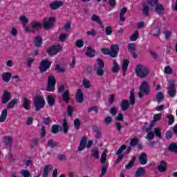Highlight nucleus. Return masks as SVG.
I'll list each match as a JSON object with an SVG mask.
<instances>
[{"label": "nucleus", "instance_id": "60", "mask_svg": "<svg viewBox=\"0 0 177 177\" xmlns=\"http://www.w3.org/2000/svg\"><path fill=\"white\" fill-rule=\"evenodd\" d=\"M35 59L32 57H28L27 59V66L29 67V68L31 67L32 63H34V61Z\"/></svg>", "mask_w": 177, "mask_h": 177}, {"label": "nucleus", "instance_id": "5", "mask_svg": "<svg viewBox=\"0 0 177 177\" xmlns=\"http://www.w3.org/2000/svg\"><path fill=\"white\" fill-rule=\"evenodd\" d=\"M168 95L170 97H175L176 95V88L175 87V80H172L169 82V86L167 87Z\"/></svg>", "mask_w": 177, "mask_h": 177}, {"label": "nucleus", "instance_id": "34", "mask_svg": "<svg viewBox=\"0 0 177 177\" xmlns=\"http://www.w3.org/2000/svg\"><path fill=\"white\" fill-rule=\"evenodd\" d=\"M153 133L156 136V138H158L159 139H162V136H161V128L160 127H156L153 130Z\"/></svg>", "mask_w": 177, "mask_h": 177}, {"label": "nucleus", "instance_id": "61", "mask_svg": "<svg viewBox=\"0 0 177 177\" xmlns=\"http://www.w3.org/2000/svg\"><path fill=\"white\" fill-rule=\"evenodd\" d=\"M104 122V124H106V125H109V124H111V122H113V118L111 116H107L105 118Z\"/></svg>", "mask_w": 177, "mask_h": 177}, {"label": "nucleus", "instance_id": "9", "mask_svg": "<svg viewBox=\"0 0 177 177\" xmlns=\"http://www.w3.org/2000/svg\"><path fill=\"white\" fill-rule=\"evenodd\" d=\"M50 64L52 63L49 62L48 59H44L40 64L39 68L40 70V73H45L49 67H50Z\"/></svg>", "mask_w": 177, "mask_h": 177}, {"label": "nucleus", "instance_id": "44", "mask_svg": "<svg viewBox=\"0 0 177 177\" xmlns=\"http://www.w3.org/2000/svg\"><path fill=\"white\" fill-rule=\"evenodd\" d=\"M129 64V61L128 59H124L123 61L122 65V70L125 73L127 70H128V65Z\"/></svg>", "mask_w": 177, "mask_h": 177}, {"label": "nucleus", "instance_id": "11", "mask_svg": "<svg viewBox=\"0 0 177 177\" xmlns=\"http://www.w3.org/2000/svg\"><path fill=\"white\" fill-rule=\"evenodd\" d=\"M120 50V46L117 44H113L111 46L110 48V53H111V57H116L118 56V52Z\"/></svg>", "mask_w": 177, "mask_h": 177}, {"label": "nucleus", "instance_id": "18", "mask_svg": "<svg viewBox=\"0 0 177 177\" xmlns=\"http://www.w3.org/2000/svg\"><path fill=\"white\" fill-rule=\"evenodd\" d=\"M155 8V12L157 13V15H162L164 13L165 8H164V6L161 3H157L156 6H154Z\"/></svg>", "mask_w": 177, "mask_h": 177}, {"label": "nucleus", "instance_id": "22", "mask_svg": "<svg viewBox=\"0 0 177 177\" xmlns=\"http://www.w3.org/2000/svg\"><path fill=\"white\" fill-rule=\"evenodd\" d=\"M1 77L4 82H9L12 78V73L10 72H4L2 73Z\"/></svg>", "mask_w": 177, "mask_h": 177}, {"label": "nucleus", "instance_id": "36", "mask_svg": "<svg viewBox=\"0 0 177 177\" xmlns=\"http://www.w3.org/2000/svg\"><path fill=\"white\" fill-rule=\"evenodd\" d=\"M168 149L170 151H173L174 153H176V154H177V145L175 142H171L169 145Z\"/></svg>", "mask_w": 177, "mask_h": 177}, {"label": "nucleus", "instance_id": "35", "mask_svg": "<svg viewBox=\"0 0 177 177\" xmlns=\"http://www.w3.org/2000/svg\"><path fill=\"white\" fill-rule=\"evenodd\" d=\"M145 168L140 167L136 171V177H142L145 175Z\"/></svg>", "mask_w": 177, "mask_h": 177}, {"label": "nucleus", "instance_id": "2", "mask_svg": "<svg viewBox=\"0 0 177 177\" xmlns=\"http://www.w3.org/2000/svg\"><path fill=\"white\" fill-rule=\"evenodd\" d=\"M149 73L150 71L149 68L143 64H139L136 68V74H137L138 77L140 78H146Z\"/></svg>", "mask_w": 177, "mask_h": 177}, {"label": "nucleus", "instance_id": "50", "mask_svg": "<svg viewBox=\"0 0 177 177\" xmlns=\"http://www.w3.org/2000/svg\"><path fill=\"white\" fill-rule=\"evenodd\" d=\"M153 31V37H155V38H158V37H160V34L161 32V30H160V28H156L154 29V30H152Z\"/></svg>", "mask_w": 177, "mask_h": 177}, {"label": "nucleus", "instance_id": "39", "mask_svg": "<svg viewBox=\"0 0 177 177\" xmlns=\"http://www.w3.org/2000/svg\"><path fill=\"white\" fill-rule=\"evenodd\" d=\"M46 100L49 106H52L55 104V97H53V95H47Z\"/></svg>", "mask_w": 177, "mask_h": 177}, {"label": "nucleus", "instance_id": "48", "mask_svg": "<svg viewBox=\"0 0 177 177\" xmlns=\"http://www.w3.org/2000/svg\"><path fill=\"white\" fill-rule=\"evenodd\" d=\"M107 168H109V166L106 165L102 166L100 177H103L104 175H106V173L107 172Z\"/></svg>", "mask_w": 177, "mask_h": 177}, {"label": "nucleus", "instance_id": "16", "mask_svg": "<svg viewBox=\"0 0 177 177\" xmlns=\"http://www.w3.org/2000/svg\"><path fill=\"white\" fill-rule=\"evenodd\" d=\"M88 139L86 138V136H84L80 140V144L78 147V151H82L85 147H86V142Z\"/></svg>", "mask_w": 177, "mask_h": 177}, {"label": "nucleus", "instance_id": "31", "mask_svg": "<svg viewBox=\"0 0 177 177\" xmlns=\"http://www.w3.org/2000/svg\"><path fill=\"white\" fill-rule=\"evenodd\" d=\"M13 142V138L9 136H4L3 137V142L5 143L6 146H10Z\"/></svg>", "mask_w": 177, "mask_h": 177}, {"label": "nucleus", "instance_id": "20", "mask_svg": "<svg viewBox=\"0 0 177 177\" xmlns=\"http://www.w3.org/2000/svg\"><path fill=\"white\" fill-rule=\"evenodd\" d=\"M53 167H52V165H46L44 166L43 169V177H48L49 171H53Z\"/></svg>", "mask_w": 177, "mask_h": 177}, {"label": "nucleus", "instance_id": "56", "mask_svg": "<svg viewBox=\"0 0 177 177\" xmlns=\"http://www.w3.org/2000/svg\"><path fill=\"white\" fill-rule=\"evenodd\" d=\"M162 117V114L161 113H157V114H155L153 115V121L157 122V121H160V120H161Z\"/></svg>", "mask_w": 177, "mask_h": 177}, {"label": "nucleus", "instance_id": "29", "mask_svg": "<svg viewBox=\"0 0 177 177\" xmlns=\"http://www.w3.org/2000/svg\"><path fill=\"white\" fill-rule=\"evenodd\" d=\"M86 55L88 56V57H95V50L92 49L91 46H88Z\"/></svg>", "mask_w": 177, "mask_h": 177}, {"label": "nucleus", "instance_id": "58", "mask_svg": "<svg viewBox=\"0 0 177 177\" xmlns=\"http://www.w3.org/2000/svg\"><path fill=\"white\" fill-rule=\"evenodd\" d=\"M19 20L22 24H27L28 23V19H27V17L26 16H21L19 17Z\"/></svg>", "mask_w": 177, "mask_h": 177}, {"label": "nucleus", "instance_id": "6", "mask_svg": "<svg viewBox=\"0 0 177 177\" xmlns=\"http://www.w3.org/2000/svg\"><path fill=\"white\" fill-rule=\"evenodd\" d=\"M55 21H56V19L53 17H49V19L44 18V28L46 30H50L52 27H53V24H55Z\"/></svg>", "mask_w": 177, "mask_h": 177}, {"label": "nucleus", "instance_id": "41", "mask_svg": "<svg viewBox=\"0 0 177 177\" xmlns=\"http://www.w3.org/2000/svg\"><path fill=\"white\" fill-rule=\"evenodd\" d=\"M62 127L64 133H68V123L67 122V120H64Z\"/></svg>", "mask_w": 177, "mask_h": 177}, {"label": "nucleus", "instance_id": "19", "mask_svg": "<svg viewBox=\"0 0 177 177\" xmlns=\"http://www.w3.org/2000/svg\"><path fill=\"white\" fill-rule=\"evenodd\" d=\"M138 160L141 165H146V164H147V154H146V153H141Z\"/></svg>", "mask_w": 177, "mask_h": 177}, {"label": "nucleus", "instance_id": "7", "mask_svg": "<svg viewBox=\"0 0 177 177\" xmlns=\"http://www.w3.org/2000/svg\"><path fill=\"white\" fill-rule=\"evenodd\" d=\"M62 46L58 44L56 46H52L51 47L48 48L47 49V53H48V55H50V56H54L55 55H57L59 52H62Z\"/></svg>", "mask_w": 177, "mask_h": 177}, {"label": "nucleus", "instance_id": "12", "mask_svg": "<svg viewBox=\"0 0 177 177\" xmlns=\"http://www.w3.org/2000/svg\"><path fill=\"white\" fill-rule=\"evenodd\" d=\"M63 6V1H52L49 4V8L51 9V10H56L57 9H59V8Z\"/></svg>", "mask_w": 177, "mask_h": 177}, {"label": "nucleus", "instance_id": "64", "mask_svg": "<svg viewBox=\"0 0 177 177\" xmlns=\"http://www.w3.org/2000/svg\"><path fill=\"white\" fill-rule=\"evenodd\" d=\"M21 176L24 177H30V171L27 170H21Z\"/></svg>", "mask_w": 177, "mask_h": 177}, {"label": "nucleus", "instance_id": "63", "mask_svg": "<svg viewBox=\"0 0 177 177\" xmlns=\"http://www.w3.org/2000/svg\"><path fill=\"white\" fill-rule=\"evenodd\" d=\"M101 52L104 55H109L111 56V53H110V48H102Z\"/></svg>", "mask_w": 177, "mask_h": 177}, {"label": "nucleus", "instance_id": "8", "mask_svg": "<svg viewBox=\"0 0 177 177\" xmlns=\"http://www.w3.org/2000/svg\"><path fill=\"white\" fill-rule=\"evenodd\" d=\"M149 88L150 86L149 85V82L146 81L142 82L140 85V92H142V93H145V95H149V93H150V90H149Z\"/></svg>", "mask_w": 177, "mask_h": 177}, {"label": "nucleus", "instance_id": "47", "mask_svg": "<svg viewBox=\"0 0 177 177\" xmlns=\"http://www.w3.org/2000/svg\"><path fill=\"white\" fill-rule=\"evenodd\" d=\"M147 3L151 8H154L158 3V0H147Z\"/></svg>", "mask_w": 177, "mask_h": 177}, {"label": "nucleus", "instance_id": "30", "mask_svg": "<svg viewBox=\"0 0 177 177\" xmlns=\"http://www.w3.org/2000/svg\"><path fill=\"white\" fill-rule=\"evenodd\" d=\"M6 117H8V109H3L0 115V122H5Z\"/></svg>", "mask_w": 177, "mask_h": 177}, {"label": "nucleus", "instance_id": "57", "mask_svg": "<svg viewBox=\"0 0 177 177\" xmlns=\"http://www.w3.org/2000/svg\"><path fill=\"white\" fill-rule=\"evenodd\" d=\"M167 118L169 120L168 125H172L173 122H175V119L173 115H167Z\"/></svg>", "mask_w": 177, "mask_h": 177}, {"label": "nucleus", "instance_id": "17", "mask_svg": "<svg viewBox=\"0 0 177 177\" xmlns=\"http://www.w3.org/2000/svg\"><path fill=\"white\" fill-rule=\"evenodd\" d=\"M30 26L32 30H41L42 28V24L38 21H32L30 23Z\"/></svg>", "mask_w": 177, "mask_h": 177}, {"label": "nucleus", "instance_id": "38", "mask_svg": "<svg viewBox=\"0 0 177 177\" xmlns=\"http://www.w3.org/2000/svg\"><path fill=\"white\" fill-rule=\"evenodd\" d=\"M149 13H150V7H149V6H144L142 8V14L144 15V16H146V17H148Z\"/></svg>", "mask_w": 177, "mask_h": 177}, {"label": "nucleus", "instance_id": "23", "mask_svg": "<svg viewBox=\"0 0 177 177\" xmlns=\"http://www.w3.org/2000/svg\"><path fill=\"white\" fill-rule=\"evenodd\" d=\"M164 94L162 92H158L156 95L155 98L153 100V102H158V103H161L164 100Z\"/></svg>", "mask_w": 177, "mask_h": 177}, {"label": "nucleus", "instance_id": "59", "mask_svg": "<svg viewBox=\"0 0 177 177\" xmlns=\"http://www.w3.org/2000/svg\"><path fill=\"white\" fill-rule=\"evenodd\" d=\"M112 33H113V28H111V26H107L105 28V34L106 35H111Z\"/></svg>", "mask_w": 177, "mask_h": 177}, {"label": "nucleus", "instance_id": "42", "mask_svg": "<svg viewBox=\"0 0 177 177\" xmlns=\"http://www.w3.org/2000/svg\"><path fill=\"white\" fill-rule=\"evenodd\" d=\"M106 151H107V149H105L102 152V154L101 156L100 161H101L102 164H104L107 161V154L106 153Z\"/></svg>", "mask_w": 177, "mask_h": 177}, {"label": "nucleus", "instance_id": "32", "mask_svg": "<svg viewBox=\"0 0 177 177\" xmlns=\"http://www.w3.org/2000/svg\"><path fill=\"white\" fill-rule=\"evenodd\" d=\"M47 146L48 147H51V149H53L54 147H57V146H59V142H55L54 140H48L47 142Z\"/></svg>", "mask_w": 177, "mask_h": 177}, {"label": "nucleus", "instance_id": "54", "mask_svg": "<svg viewBox=\"0 0 177 177\" xmlns=\"http://www.w3.org/2000/svg\"><path fill=\"white\" fill-rule=\"evenodd\" d=\"M173 135H174V133H172V131L168 130L165 134V138H166L167 140H169V139H171Z\"/></svg>", "mask_w": 177, "mask_h": 177}, {"label": "nucleus", "instance_id": "24", "mask_svg": "<svg viewBox=\"0 0 177 177\" xmlns=\"http://www.w3.org/2000/svg\"><path fill=\"white\" fill-rule=\"evenodd\" d=\"M129 104H129V102H128V100H123L120 104L121 110H122V111H127V110L129 109Z\"/></svg>", "mask_w": 177, "mask_h": 177}, {"label": "nucleus", "instance_id": "46", "mask_svg": "<svg viewBox=\"0 0 177 177\" xmlns=\"http://www.w3.org/2000/svg\"><path fill=\"white\" fill-rule=\"evenodd\" d=\"M91 20L92 21H95V23H97V24L102 22V19H100V17L95 14L92 15Z\"/></svg>", "mask_w": 177, "mask_h": 177}, {"label": "nucleus", "instance_id": "21", "mask_svg": "<svg viewBox=\"0 0 177 177\" xmlns=\"http://www.w3.org/2000/svg\"><path fill=\"white\" fill-rule=\"evenodd\" d=\"M30 103V100H28L27 97H24L22 99V106L25 110H30V109H31Z\"/></svg>", "mask_w": 177, "mask_h": 177}, {"label": "nucleus", "instance_id": "62", "mask_svg": "<svg viewBox=\"0 0 177 177\" xmlns=\"http://www.w3.org/2000/svg\"><path fill=\"white\" fill-rule=\"evenodd\" d=\"M139 143V140L138 138H133L130 141V146H136Z\"/></svg>", "mask_w": 177, "mask_h": 177}, {"label": "nucleus", "instance_id": "4", "mask_svg": "<svg viewBox=\"0 0 177 177\" xmlns=\"http://www.w3.org/2000/svg\"><path fill=\"white\" fill-rule=\"evenodd\" d=\"M34 106L36 111H39L45 106V100L42 96H38L34 100Z\"/></svg>", "mask_w": 177, "mask_h": 177}, {"label": "nucleus", "instance_id": "14", "mask_svg": "<svg viewBox=\"0 0 177 177\" xmlns=\"http://www.w3.org/2000/svg\"><path fill=\"white\" fill-rule=\"evenodd\" d=\"M93 132L95 133L96 139H100L102 138V129L97 125L95 124L92 126Z\"/></svg>", "mask_w": 177, "mask_h": 177}, {"label": "nucleus", "instance_id": "25", "mask_svg": "<svg viewBox=\"0 0 177 177\" xmlns=\"http://www.w3.org/2000/svg\"><path fill=\"white\" fill-rule=\"evenodd\" d=\"M91 157H93V158H95V160H99V158H100L99 149L97 148H93L91 149Z\"/></svg>", "mask_w": 177, "mask_h": 177}, {"label": "nucleus", "instance_id": "51", "mask_svg": "<svg viewBox=\"0 0 177 177\" xmlns=\"http://www.w3.org/2000/svg\"><path fill=\"white\" fill-rule=\"evenodd\" d=\"M139 38V32L136 30L133 35L130 37V41H136Z\"/></svg>", "mask_w": 177, "mask_h": 177}, {"label": "nucleus", "instance_id": "15", "mask_svg": "<svg viewBox=\"0 0 177 177\" xmlns=\"http://www.w3.org/2000/svg\"><path fill=\"white\" fill-rule=\"evenodd\" d=\"M75 99L77 103H82V102H84V93L80 88H78L76 91Z\"/></svg>", "mask_w": 177, "mask_h": 177}, {"label": "nucleus", "instance_id": "1", "mask_svg": "<svg viewBox=\"0 0 177 177\" xmlns=\"http://www.w3.org/2000/svg\"><path fill=\"white\" fill-rule=\"evenodd\" d=\"M93 70L97 77H103L104 75V62H103L102 59H97V62L94 64Z\"/></svg>", "mask_w": 177, "mask_h": 177}, {"label": "nucleus", "instance_id": "3", "mask_svg": "<svg viewBox=\"0 0 177 177\" xmlns=\"http://www.w3.org/2000/svg\"><path fill=\"white\" fill-rule=\"evenodd\" d=\"M56 88V79L53 76H48L46 91L47 92H55Z\"/></svg>", "mask_w": 177, "mask_h": 177}, {"label": "nucleus", "instance_id": "45", "mask_svg": "<svg viewBox=\"0 0 177 177\" xmlns=\"http://www.w3.org/2000/svg\"><path fill=\"white\" fill-rule=\"evenodd\" d=\"M82 85L86 89H89L91 86V81L88 80V79H84L82 82Z\"/></svg>", "mask_w": 177, "mask_h": 177}, {"label": "nucleus", "instance_id": "55", "mask_svg": "<svg viewBox=\"0 0 177 177\" xmlns=\"http://www.w3.org/2000/svg\"><path fill=\"white\" fill-rule=\"evenodd\" d=\"M59 125H57V124H54L52 126V128H51V132L52 133H57V132H59Z\"/></svg>", "mask_w": 177, "mask_h": 177}, {"label": "nucleus", "instance_id": "52", "mask_svg": "<svg viewBox=\"0 0 177 177\" xmlns=\"http://www.w3.org/2000/svg\"><path fill=\"white\" fill-rule=\"evenodd\" d=\"M73 124L75 125V129L78 131L80 127H81V121H80V119H75L73 122Z\"/></svg>", "mask_w": 177, "mask_h": 177}, {"label": "nucleus", "instance_id": "10", "mask_svg": "<svg viewBox=\"0 0 177 177\" xmlns=\"http://www.w3.org/2000/svg\"><path fill=\"white\" fill-rule=\"evenodd\" d=\"M10 99H12V93L5 90L1 97V103H3V104H6V103H8Z\"/></svg>", "mask_w": 177, "mask_h": 177}, {"label": "nucleus", "instance_id": "43", "mask_svg": "<svg viewBox=\"0 0 177 177\" xmlns=\"http://www.w3.org/2000/svg\"><path fill=\"white\" fill-rule=\"evenodd\" d=\"M17 98H14L8 104V109H13V107H15V105L17 104Z\"/></svg>", "mask_w": 177, "mask_h": 177}, {"label": "nucleus", "instance_id": "40", "mask_svg": "<svg viewBox=\"0 0 177 177\" xmlns=\"http://www.w3.org/2000/svg\"><path fill=\"white\" fill-rule=\"evenodd\" d=\"M119 71H120V66L118 65V63H117L115 60H114L113 64L112 71L114 73H118Z\"/></svg>", "mask_w": 177, "mask_h": 177}, {"label": "nucleus", "instance_id": "28", "mask_svg": "<svg viewBox=\"0 0 177 177\" xmlns=\"http://www.w3.org/2000/svg\"><path fill=\"white\" fill-rule=\"evenodd\" d=\"M34 42H35V46H37V48H39V46L42 45V37L41 36L35 37Z\"/></svg>", "mask_w": 177, "mask_h": 177}, {"label": "nucleus", "instance_id": "53", "mask_svg": "<svg viewBox=\"0 0 177 177\" xmlns=\"http://www.w3.org/2000/svg\"><path fill=\"white\" fill-rule=\"evenodd\" d=\"M172 68H171V66H167L165 67L164 69V73H165L166 74H167V75H169L170 74H172Z\"/></svg>", "mask_w": 177, "mask_h": 177}, {"label": "nucleus", "instance_id": "26", "mask_svg": "<svg viewBox=\"0 0 177 177\" xmlns=\"http://www.w3.org/2000/svg\"><path fill=\"white\" fill-rule=\"evenodd\" d=\"M62 99L65 103L68 104L70 102V92L68 90H66L62 94Z\"/></svg>", "mask_w": 177, "mask_h": 177}, {"label": "nucleus", "instance_id": "33", "mask_svg": "<svg viewBox=\"0 0 177 177\" xmlns=\"http://www.w3.org/2000/svg\"><path fill=\"white\" fill-rule=\"evenodd\" d=\"M136 160V158L135 156H133L129 164L125 165L126 169H131L132 167L135 165V161Z\"/></svg>", "mask_w": 177, "mask_h": 177}, {"label": "nucleus", "instance_id": "27", "mask_svg": "<svg viewBox=\"0 0 177 177\" xmlns=\"http://www.w3.org/2000/svg\"><path fill=\"white\" fill-rule=\"evenodd\" d=\"M151 131V129L150 128L146 129V132H147V135L145 138L146 139H147V140H153V139H154V133H153V131Z\"/></svg>", "mask_w": 177, "mask_h": 177}, {"label": "nucleus", "instance_id": "49", "mask_svg": "<svg viewBox=\"0 0 177 177\" xmlns=\"http://www.w3.org/2000/svg\"><path fill=\"white\" fill-rule=\"evenodd\" d=\"M75 45L77 48H82V46H84V40L81 39H77L75 41Z\"/></svg>", "mask_w": 177, "mask_h": 177}, {"label": "nucleus", "instance_id": "37", "mask_svg": "<svg viewBox=\"0 0 177 177\" xmlns=\"http://www.w3.org/2000/svg\"><path fill=\"white\" fill-rule=\"evenodd\" d=\"M129 104H131L132 106H133L135 104V102H136V100H135V95L133 94V90H131L130 91V96L129 97Z\"/></svg>", "mask_w": 177, "mask_h": 177}, {"label": "nucleus", "instance_id": "13", "mask_svg": "<svg viewBox=\"0 0 177 177\" xmlns=\"http://www.w3.org/2000/svg\"><path fill=\"white\" fill-rule=\"evenodd\" d=\"M136 46V45L135 44V43H130V44H129L128 47H127L129 52H130V53H131L133 59H136V57H138V55L136 54V52L135 51Z\"/></svg>", "mask_w": 177, "mask_h": 177}]
</instances>
